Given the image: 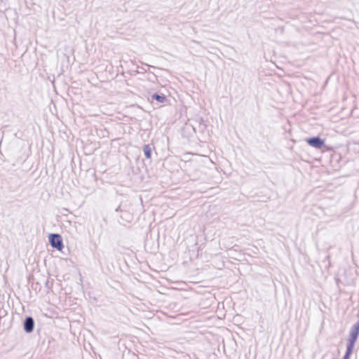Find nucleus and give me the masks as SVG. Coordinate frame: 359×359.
Segmentation results:
<instances>
[{
	"mask_svg": "<svg viewBox=\"0 0 359 359\" xmlns=\"http://www.w3.org/2000/svg\"><path fill=\"white\" fill-rule=\"evenodd\" d=\"M154 99L156 100L159 102H164L166 100V97L165 95H159L157 94H155L152 97Z\"/></svg>",
	"mask_w": 359,
	"mask_h": 359,
	"instance_id": "423d86ee",
	"label": "nucleus"
},
{
	"mask_svg": "<svg viewBox=\"0 0 359 359\" xmlns=\"http://www.w3.org/2000/svg\"><path fill=\"white\" fill-rule=\"evenodd\" d=\"M358 334H359L358 329H355V330H353L351 332V339L349 341V344H348V347H347V351L346 353V355H344V359H348L349 358L350 355L352 353V351H353V346H354V344H355V341L357 339Z\"/></svg>",
	"mask_w": 359,
	"mask_h": 359,
	"instance_id": "f03ea898",
	"label": "nucleus"
},
{
	"mask_svg": "<svg viewBox=\"0 0 359 359\" xmlns=\"http://www.w3.org/2000/svg\"><path fill=\"white\" fill-rule=\"evenodd\" d=\"M34 329V320L32 318L28 317L25 322V330L27 332H31Z\"/></svg>",
	"mask_w": 359,
	"mask_h": 359,
	"instance_id": "20e7f679",
	"label": "nucleus"
},
{
	"mask_svg": "<svg viewBox=\"0 0 359 359\" xmlns=\"http://www.w3.org/2000/svg\"><path fill=\"white\" fill-rule=\"evenodd\" d=\"M306 142L312 147L320 149L324 146V140L319 137H312L306 140Z\"/></svg>",
	"mask_w": 359,
	"mask_h": 359,
	"instance_id": "7ed1b4c3",
	"label": "nucleus"
},
{
	"mask_svg": "<svg viewBox=\"0 0 359 359\" xmlns=\"http://www.w3.org/2000/svg\"><path fill=\"white\" fill-rule=\"evenodd\" d=\"M49 241L51 245L58 250H62L63 248L62 238L59 234H50Z\"/></svg>",
	"mask_w": 359,
	"mask_h": 359,
	"instance_id": "f257e3e1",
	"label": "nucleus"
},
{
	"mask_svg": "<svg viewBox=\"0 0 359 359\" xmlns=\"http://www.w3.org/2000/svg\"><path fill=\"white\" fill-rule=\"evenodd\" d=\"M144 155L147 158H151V147L149 145H145L144 147Z\"/></svg>",
	"mask_w": 359,
	"mask_h": 359,
	"instance_id": "39448f33",
	"label": "nucleus"
}]
</instances>
